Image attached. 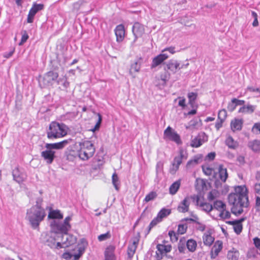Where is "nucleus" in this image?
<instances>
[{
	"mask_svg": "<svg viewBox=\"0 0 260 260\" xmlns=\"http://www.w3.org/2000/svg\"><path fill=\"white\" fill-rule=\"evenodd\" d=\"M235 193L229 195L228 200L230 204L233 205L231 209L232 212L239 215L243 212V207L248 205L247 189L245 186H238L235 188Z\"/></svg>",
	"mask_w": 260,
	"mask_h": 260,
	"instance_id": "f257e3e1",
	"label": "nucleus"
},
{
	"mask_svg": "<svg viewBox=\"0 0 260 260\" xmlns=\"http://www.w3.org/2000/svg\"><path fill=\"white\" fill-rule=\"evenodd\" d=\"M71 220L70 216L67 217L63 222L53 220L51 223V235L46 241V244L51 247L56 246V241H58L62 234L68 232L71 228L69 223Z\"/></svg>",
	"mask_w": 260,
	"mask_h": 260,
	"instance_id": "f03ea898",
	"label": "nucleus"
},
{
	"mask_svg": "<svg viewBox=\"0 0 260 260\" xmlns=\"http://www.w3.org/2000/svg\"><path fill=\"white\" fill-rule=\"evenodd\" d=\"M46 212L44 208L37 206H34L28 209L26 213V218L29 220L34 229L37 228L40 223L43 221L46 216Z\"/></svg>",
	"mask_w": 260,
	"mask_h": 260,
	"instance_id": "7ed1b4c3",
	"label": "nucleus"
},
{
	"mask_svg": "<svg viewBox=\"0 0 260 260\" xmlns=\"http://www.w3.org/2000/svg\"><path fill=\"white\" fill-rule=\"evenodd\" d=\"M68 144V140L55 143H46V150L41 152V156L47 164H51L55 158V151L54 149H61Z\"/></svg>",
	"mask_w": 260,
	"mask_h": 260,
	"instance_id": "20e7f679",
	"label": "nucleus"
},
{
	"mask_svg": "<svg viewBox=\"0 0 260 260\" xmlns=\"http://www.w3.org/2000/svg\"><path fill=\"white\" fill-rule=\"evenodd\" d=\"M68 127L63 123L52 122L47 131V138L50 139H57L67 135Z\"/></svg>",
	"mask_w": 260,
	"mask_h": 260,
	"instance_id": "39448f33",
	"label": "nucleus"
},
{
	"mask_svg": "<svg viewBox=\"0 0 260 260\" xmlns=\"http://www.w3.org/2000/svg\"><path fill=\"white\" fill-rule=\"evenodd\" d=\"M95 151L93 144L89 141H85L80 144V149L78 155L83 160H87L91 157Z\"/></svg>",
	"mask_w": 260,
	"mask_h": 260,
	"instance_id": "423d86ee",
	"label": "nucleus"
},
{
	"mask_svg": "<svg viewBox=\"0 0 260 260\" xmlns=\"http://www.w3.org/2000/svg\"><path fill=\"white\" fill-rule=\"evenodd\" d=\"M164 70L170 72L171 74H175L180 69L187 68L189 63L181 64L180 61L175 59H172L165 63Z\"/></svg>",
	"mask_w": 260,
	"mask_h": 260,
	"instance_id": "0eeeda50",
	"label": "nucleus"
},
{
	"mask_svg": "<svg viewBox=\"0 0 260 260\" xmlns=\"http://www.w3.org/2000/svg\"><path fill=\"white\" fill-rule=\"evenodd\" d=\"M76 242V237L67 232L60 236L58 241H56V246L54 247L57 248H64L74 244Z\"/></svg>",
	"mask_w": 260,
	"mask_h": 260,
	"instance_id": "6e6552de",
	"label": "nucleus"
},
{
	"mask_svg": "<svg viewBox=\"0 0 260 260\" xmlns=\"http://www.w3.org/2000/svg\"><path fill=\"white\" fill-rule=\"evenodd\" d=\"M163 138L166 141H173L177 144L182 143L180 136L170 126L165 130Z\"/></svg>",
	"mask_w": 260,
	"mask_h": 260,
	"instance_id": "1a4fd4ad",
	"label": "nucleus"
},
{
	"mask_svg": "<svg viewBox=\"0 0 260 260\" xmlns=\"http://www.w3.org/2000/svg\"><path fill=\"white\" fill-rule=\"evenodd\" d=\"M184 157L183 150H180L179 151V154L178 156H175L172 162V165L169 171L171 174L174 175L178 170L179 166L182 163V159Z\"/></svg>",
	"mask_w": 260,
	"mask_h": 260,
	"instance_id": "9d476101",
	"label": "nucleus"
},
{
	"mask_svg": "<svg viewBox=\"0 0 260 260\" xmlns=\"http://www.w3.org/2000/svg\"><path fill=\"white\" fill-rule=\"evenodd\" d=\"M84 251L85 247L83 246H78L73 251L64 253L63 254V258L67 259L73 257L75 260H77L83 254Z\"/></svg>",
	"mask_w": 260,
	"mask_h": 260,
	"instance_id": "9b49d317",
	"label": "nucleus"
},
{
	"mask_svg": "<svg viewBox=\"0 0 260 260\" xmlns=\"http://www.w3.org/2000/svg\"><path fill=\"white\" fill-rule=\"evenodd\" d=\"M58 77V74L53 71L46 73L43 77V84L44 86L52 85L53 82L56 81Z\"/></svg>",
	"mask_w": 260,
	"mask_h": 260,
	"instance_id": "f8f14e48",
	"label": "nucleus"
},
{
	"mask_svg": "<svg viewBox=\"0 0 260 260\" xmlns=\"http://www.w3.org/2000/svg\"><path fill=\"white\" fill-rule=\"evenodd\" d=\"M139 240V235H137L131 239L130 244L127 248V255L128 258H132L135 253Z\"/></svg>",
	"mask_w": 260,
	"mask_h": 260,
	"instance_id": "ddd939ff",
	"label": "nucleus"
},
{
	"mask_svg": "<svg viewBox=\"0 0 260 260\" xmlns=\"http://www.w3.org/2000/svg\"><path fill=\"white\" fill-rule=\"evenodd\" d=\"M208 141V136L204 132L199 133L191 140L190 145L192 147L197 148Z\"/></svg>",
	"mask_w": 260,
	"mask_h": 260,
	"instance_id": "4468645a",
	"label": "nucleus"
},
{
	"mask_svg": "<svg viewBox=\"0 0 260 260\" xmlns=\"http://www.w3.org/2000/svg\"><path fill=\"white\" fill-rule=\"evenodd\" d=\"M156 247L157 251L156 254L158 260L163 258L164 256L166 255L167 253L170 252L172 248V246L170 244L165 245L159 244L157 245Z\"/></svg>",
	"mask_w": 260,
	"mask_h": 260,
	"instance_id": "2eb2a0df",
	"label": "nucleus"
},
{
	"mask_svg": "<svg viewBox=\"0 0 260 260\" xmlns=\"http://www.w3.org/2000/svg\"><path fill=\"white\" fill-rule=\"evenodd\" d=\"M13 180L19 184L22 183L27 178L26 174L20 171L18 167L15 168L12 171Z\"/></svg>",
	"mask_w": 260,
	"mask_h": 260,
	"instance_id": "dca6fc26",
	"label": "nucleus"
},
{
	"mask_svg": "<svg viewBox=\"0 0 260 260\" xmlns=\"http://www.w3.org/2000/svg\"><path fill=\"white\" fill-rule=\"evenodd\" d=\"M133 35L135 36L134 42H136L138 38H140L144 34L145 29L142 25L139 22H135L132 28Z\"/></svg>",
	"mask_w": 260,
	"mask_h": 260,
	"instance_id": "f3484780",
	"label": "nucleus"
},
{
	"mask_svg": "<svg viewBox=\"0 0 260 260\" xmlns=\"http://www.w3.org/2000/svg\"><path fill=\"white\" fill-rule=\"evenodd\" d=\"M168 57V55L165 53H161L157 55L154 58H153L152 60V63L151 64V68L153 69L160 65Z\"/></svg>",
	"mask_w": 260,
	"mask_h": 260,
	"instance_id": "a211bd4d",
	"label": "nucleus"
},
{
	"mask_svg": "<svg viewBox=\"0 0 260 260\" xmlns=\"http://www.w3.org/2000/svg\"><path fill=\"white\" fill-rule=\"evenodd\" d=\"M190 203V198L188 197H186L178 205L177 207L178 211L181 213L188 212Z\"/></svg>",
	"mask_w": 260,
	"mask_h": 260,
	"instance_id": "6ab92c4d",
	"label": "nucleus"
},
{
	"mask_svg": "<svg viewBox=\"0 0 260 260\" xmlns=\"http://www.w3.org/2000/svg\"><path fill=\"white\" fill-rule=\"evenodd\" d=\"M222 248V242L221 241H216L211 251V258H215L216 256L218 254L219 252Z\"/></svg>",
	"mask_w": 260,
	"mask_h": 260,
	"instance_id": "aec40b11",
	"label": "nucleus"
},
{
	"mask_svg": "<svg viewBox=\"0 0 260 260\" xmlns=\"http://www.w3.org/2000/svg\"><path fill=\"white\" fill-rule=\"evenodd\" d=\"M115 33L116 36L117 41L118 42L122 41L125 35L124 26L122 24L117 25L115 29Z\"/></svg>",
	"mask_w": 260,
	"mask_h": 260,
	"instance_id": "412c9836",
	"label": "nucleus"
},
{
	"mask_svg": "<svg viewBox=\"0 0 260 260\" xmlns=\"http://www.w3.org/2000/svg\"><path fill=\"white\" fill-rule=\"evenodd\" d=\"M115 247L112 245L108 246L105 251V260H114L115 257L114 255Z\"/></svg>",
	"mask_w": 260,
	"mask_h": 260,
	"instance_id": "4be33fe9",
	"label": "nucleus"
},
{
	"mask_svg": "<svg viewBox=\"0 0 260 260\" xmlns=\"http://www.w3.org/2000/svg\"><path fill=\"white\" fill-rule=\"evenodd\" d=\"M141 59L140 58L137 61L135 62L134 63L132 64L131 66V68L129 69V74L133 76V77H135V76L133 75L134 73H138L139 72L141 66Z\"/></svg>",
	"mask_w": 260,
	"mask_h": 260,
	"instance_id": "5701e85b",
	"label": "nucleus"
},
{
	"mask_svg": "<svg viewBox=\"0 0 260 260\" xmlns=\"http://www.w3.org/2000/svg\"><path fill=\"white\" fill-rule=\"evenodd\" d=\"M218 174L220 180L223 182H225L228 177V174L226 169L222 165H219L218 167Z\"/></svg>",
	"mask_w": 260,
	"mask_h": 260,
	"instance_id": "b1692460",
	"label": "nucleus"
},
{
	"mask_svg": "<svg viewBox=\"0 0 260 260\" xmlns=\"http://www.w3.org/2000/svg\"><path fill=\"white\" fill-rule=\"evenodd\" d=\"M243 220V219L239 220H234L229 221L228 223L234 225V231L237 234H239L242 230V225L241 222Z\"/></svg>",
	"mask_w": 260,
	"mask_h": 260,
	"instance_id": "393cba45",
	"label": "nucleus"
},
{
	"mask_svg": "<svg viewBox=\"0 0 260 260\" xmlns=\"http://www.w3.org/2000/svg\"><path fill=\"white\" fill-rule=\"evenodd\" d=\"M248 147L254 152H259L260 151V141L254 140L250 141L248 144Z\"/></svg>",
	"mask_w": 260,
	"mask_h": 260,
	"instance_id": "a878e982",
	"label": "nucleus"
},
{
	"mask_svg": "<svg viewBox=\"0 0 260 260\" xmlns=\"http://www.w3.org/2000/svg\"><path fill=\"white\" fill-rule=\"evenodd\" d=\"M243 121L242 120L235 119L231 123V129L233 131H240L242 129Z\"/></svg>",
	"mask_w": 260,
	"mask_h": 260,
	"instance_id": "bb28decb",
	"label": "nucleus"
},
{
	"mask_svg": "<svg viewBox=\"0 0 260 260\" xmlns=\"http://www.w3.org/2000/svg\"><path fill=\"white\" fill-rule=\"evenodd\" d=\"M256 106L251 105H247L241 107L239 110V113H252L256 109Z\"/></svg>",
	"mask_w": 260,
	"mask_h": 260,
	"instance_id": "cd10ccee",
	"label": "nucleus"
},
{
	"mask_svg": "<svg viewBox=\"0 0 260 260\" xmlns=\"http://www.w3.org/2000/svg\"><path fill=\"white\" fill-rule=\"evenodd\" d=\"M48 217L50 219H62L63 214L58 210H53L49 212Z\"/></svg>",
	"mask_w": 260,
	"mask_h": 260,
	"instance_id": "c85d7f7f",
	"label": "nucleus"
},
{
	"mask_svg": "<svg viewBox=\"0 0 260 260\" xmlns=\"http://www.w3.org/2000/svg\"><path fill=\"white\" fill-rule=\"evenodd\" d=\"M202 160V158L201 157L198 156H195L193 159L189 160L187 164H186V167L187 168H192L194 167L195 166L197 165L199 163L201 162Z\"/></svg>",
	"mask_w": 260,
	"mask_h": 260,
	"instance_id": "c756f323",
	"label": "nucleus"
},
{
	"mask_svg": "<svg viewBox=\"0 0 260 260\" xmlns=\"http://www.w3.org/2000/svg\"><path fill=\"white\" fill-rule=\"evenodd\" d=\"M226 145L232 149H235L238 147V143L234 141L233 138L231 136H229L225 140Z\"/></svg>",
	"mask_w": 260,
	"mask_h": 260,
	"instance_id": "7c9ffc66",
	"label": "nucleus"
},
{
	"mask_svg": "<svg viewBox=\"0 0 260 260\" xmlns=\"http://www.w3.org/2000/svg\"><path fill=\"white\" fill-rule=\"evenodd\" d=\"M204 244L207 246H210L213 243L214 238L210 234H205L203 236Z\"/></svg>",
	"mask_w": 260,
	"mask_h": 260,
	"instance_id": "2f4dec72",
	"label": "nucleus"
},
{
	"mask_svg": "<svg viewBox=\"0 0 260 260\" xmlns=\"http://www.w3.org/2000/svg\"><path fill=\"white\" fill-rule=\"evenodd\" d=\"M180 186V181L177 180L174 182L170 187L169 191L171 194H175Z\"/></svg>",
	"mask_w": 260,
	"mask_h": 260,
	"instance_id": "473e14b6",
	"label": "nucleus"
},
{
	"mask_svg": "<svg viewBox=\"0 0 260 260\" xmlns=\"http://www.w3.org/2000/svg\"><path fill=\"white\" fill-rule=\"evenodd\" d=\"M239 256V253L238 251L235 249H233L232 250L229 251L228 253V258L229 260H238Z\"/></svg>",
	"mask_w": 260,
	"mask_h": 260,
	"instance_id": "72a5a7b5",
	"label": "nucleus"
},
{
	"mask_svg": "<svg viewBox=\"0 0 260 260\" xmlns=\"http://www.w3.org/2000/svg\"><path fill=\"white\" fill-rule=\"evenodd\" d=\"M171 213V210L166 208L162 209L158 213L157 217L161 221Z\"/></svg>",
	"mask_w": 260,
	"mask_h": 260,
	"instance_id": "f704fd0d",
	"label": "nucleus"
},
{
	"mask_svg": "<svg viewBox=\"0 0 260 260\" xmlns=\"http://www.w3.org/2000/svg\"><path fill=\"white\" fill-rule=\"evenodd\" d=\"M202 210L204 211L209 213L213 209V206L208 203H201L199 205Z\"/></svg>",
	"mask_w": 260,
	"mask_h": 260,
	"instance_id": "c9c22d12",
	"label": "nucleus"
},
{
	"mask_svg": "<svg viewBox=\"0 0 260 260\" xmlns=\"http://www.w3.org/2000/svg\"><path fill=\"white\" fill-rule=\"evenodd\" d=\"M186 245L187 248L190 251L193 252L196 249L197 243L196 241L192 239L188 240L186 242Z\"/></svg>",
	"mask_w": 260,
	"mask_h": 260,
	"instance_id": "e433bc0d",
	"label": "nucleus"
},
{
	"mask_svg": "<svg viewBox=\"0 0 260 260\" xmlns=\"http://www.w3.org/2000/svg\"><path fill=\"white\" fill-rule=\"evenodd\" d=\"M44 5L40 4H34L32 5V7L30 9V11L31 13H33L34 14L36 15V14L39 12V11H41L44 9Z\"/></svg>",
	"mask_w": 260,
	"mask_h": 260,
	"instance_id": "4c0bfd02",
	"label": "nucleus"
},
{
	"mask_svg": "<svg viewBox=\"0 0 260 260\" xmlns=\"http://www.w3.org/2000/svg\"><path fill=\"white\" fill-rule=\"evenodd\" d=\"M198 96V93L196 92H189L187 94V96L189 100V103L193 107V104H194L195 101L197 99Z\"/></svg>",
	"mask_w": 260,
	"mask_h": 260,
	"instance_id": "58836bf2",
	"label": "nucleus"
},
{
	"mask_svg": "<svg viewBox=\"0 0 260 260\" xmlns=\"http://www.w3.org/2000/svg\"><path fill=\"white\" fill-rule=\"evenodd\" d=\"M213 207L216 210L220 211L225 208L226 205L221 201H216L214 202Z\"/></svg>",
	"mask_w": 260,
	"mask_h": 260,
	"instance_id": "ea45409f",
	"label": "nucleus"
},
{
	"mask_svg": "<svg viewBox=\"0 0 260 260\" xmlns=\"http://www.w3.org/2000/svg\"><path fill=\"white\" fill-rule=\"evenodd\" d=\"M157 197V193L155 191H151L147 194L144 200L145 202H148L154 200Z\"/></svg>",
	"mask_w": 260,
	"mask_h": 260,
	"instance_id": "a19ab883",
	"label": "nucleus"
},
{
	"mask_svg": "<svg viewBox=\"0 0 260 260\" xmlns=\"http://www.w3.org/2000/svg\"><path fill=\"white\" fill-rule=\"evenodd\" d=\"M112 183H113L115 188L117 190H118V189H119L118 185L119 184V181L118 177L116 173H114L112 175Z\"/></svg>",
	"mask_w": 260,
	"mask_h": 260,
	"instance_id": "79ce46f5",
	"label": "nucleus"
},
{
	"mask_svg": "<svg viewBox=\"0 0 260 260\" xmlns=\"http://www.w3.org/2000/svg\"><path fill=\"white\" fill-rule=\"evenodd\" d=\"M217 195L218 192L216 190H212L208 194V200L209 201H212L217 198Z\"/></svg>",
	"mask_w": 260,
	"mask_h": 260,
	"instance_id": "37998d69",
	"label": "nucleus"
},
{
	"mask_svg": "<svg viewBox=\"0 0 260 260\" xmlns=\"http://www.w3.org/2000/svg\"><path fill=\"white\" fill-rule=\"evenodd\" d=\"M202 170L204 174L207 176L212 175L213 171V169L208 165L203 166Z\"/></svg>",
	"mask_w": 260,
	"mask_h": 260,
	"instance_id": "c03bdc74",
	"label": "nucleus"
},
{
	"mask_svg": "<svg viewBox=\"0 0 260 260\" xmlns=\"http://www.w3.org/2000/svg\"><path fill=\"white\" fill-rule=\"evenodd\" d=\"M168 234L170 237V239L172 242H175L178 240V233H176L173 231H170L169 232Z\"/></svg>",
	"mask_w": 260,
	"mask_h": 260,
	"instance_id": "a18cd8bd",
	"label": "nucleus"
},
{
	"mask_svg": "<svg viewBox=\"0 0 260 260\" xmlns=\"http://www.w3.org/2000/svg\"><path fill=\"white\" fill-rule=\"evenodd\" d=\"M22 35L20 42L19 43V46L22 45L25 42H26L29 37L26 30L22 32Z\"/></svg>",
	"mask_w": 260,
	"mask_h": 260,
	"instance_id": "49530a36",
	"label": "nucleus"
},
{
	"mask_svg": "<svg viewBox=\"0 0 260 260\" xmlns=\"http://www.w3.org/2000/svg\"><path fill=\"white\" fill-rule=\"evenodd\" d=\"M219 216L223 219H228L230 217V213L225 210V208L220 211Z\"/></svg>",
	"mask_w": 260,
	"mask_h": 260,
	"instance_id": "de8ad7c7",
	"label": "nucleus"
},
{
	"mask_svg": "<svg viewBox=\"0 0 260 260\" xmlns=\"http://www.w3.org/2000/svg\"><path fill=\"white\" fill-rule=\"evenodd\" d=\"M187 228V226L186 224H179L178 228V231H177L178 234H181V235L184 234L186 231Z\"/></svg>",
	"mask_w": 260,
	"mask_h": 260,
	"instance_id": "09e8293b",
	"label": "nucleus"
},
{
	"mask_svg": "<svg viewBox=\"0 0 260 260\" xmlns=\"http://www.w3.org/2000/svg\"><path fill=\"white\" fill-rule=\"evenodd\" d=\"M170 74L171 73L170 72L166 71V72L160 75V80H162L164 83H166V82L170 79Z\"/></svg>",
	"mask_w": 260,
	"mask_h": 260,
	"instance_id": "8fccbe9b",
	"label": "nucleus"
},
{
	"mask_svg": "<svg viewBox=\"0 0 260 260\" xmlns=\"http://www.w3.org/2000/svg\"><path fill=\"white\" fill-rule=\"evenodd\" d=\"M227 113L226 111L224 109L221 110L219 111L218 114V119L224 121L226 117Z\"/></svg>",
	"mask_w": 260,
	"mask_h": 260,
	"instance_id": "3c124183",
	"label": "nucleus"
},
{
	"mask_svg": "<svg viewBox=\"0 0 260 260\" xmlns=\"http://www.w3.org/2000/svg\"><path fill=\"white\" fill-rule=\"evenodd\" d=\"M57 83L58 84H62L65 88H68L70 85L69 82L65 78H59L57 80Z\"/></svg>",
	"mask_w": 260,
	"mask_h": 260,
	"instance_id": "603ef678",
	"label": "nucleus"
},
{
	"mask_svg": "<svg viewBox=\"0 0 260 260\" xmlns=\"http://www.w3.org/2000/svg\"><path fill=\"white\" fill-rule=\"evenodd\" d=\"M178 250L180 252H184L185 250V240H181L178 243Z\"/></svg>",
	"mask_w": 260,
	"mask_h": 260,
	"instance_id": "864d4df0",
	"label": "nucleus"
},
{
	"mask_svg": "<svg viewBox=\"0 0 260 260\" xmlns=\"http://www.w3.org/2000/svg\"><path fill=\"white\" fill-rule=\"evenodd\" d=\"M161 221L157 216L154 218L151 222H150L149 225V231H150L151 228L155 226L158 223Z\"/></svg>",
	"mask_w": 260,
	"mask_h": 260,
	"instance_id": "5fc2aeb1",
	"label": "nucleus"
},
{
	"mask_svg": "<svg viewBox=\"0 0 260 260\" xmlns=\"http://www.w3.org/2000/svg\"><path fill=\"white\" fill-rule=\"evenodd\" d=\"M252 132L253 133H256L257 131L258 132V134H260V122L255 123L251 129Z\"/></svg>",
	"mask_w": 260,
	"mask_h": 260,
	"instance_id": "6e6d98bb",
	"label": "nucleus"
},
{
	"mask_svg": "<svg viewBox=\"0 0 260 260\" xmlns=\"http://www.w3.org/2000/svg\"><path fill=\"white\" fill-rule=\"evenodd\" d=\"M164 164L161 161H158L156 166V174L161 172L163 169Z\"/></svg>",
	"mask_w": 260,
	"mask_h": 260,
	"instance_id": "4d7b16f0",
	"label": "nucleus"
},
{
	"mask_svg": "<svg viewBox=\"0 0 260 260\" xmlns=\"http://www.w3.org/2000/svg\"><path fill=\"white\" fill-rule=\"evenodd\" d=\"M98 116H99L98 121L96 122L94 127L92 129V131H93V132H94L96 130L98 129L99 128L100 126L101 123L102 116H101V115L100 114H98Z\"/></svg>",
	"mask_w": 260,
	"mask_h": 260,
	"instance_id": "13d9d810",
	"label": "nucleus"
},
{
	"mask_svg": "<svg viewBox=\"0 0 260 260\" xmlns=\"http://www.w3.org/2000/svg\"><path fill=\"white\" fill-rule=\"evenodd\" d=\"M109 237H110L109 233H107L104 234L100 235L98 237V239L99 240V241H104Z\"/></svg>",
	"mask_w": 260,
	"mask_h": 260,
	"instance_id": "bf43d9fd",
	"label": "nucleus"
},
{
	"mask_svg": "<svg viewBox=\"0 0 260 260\" xmlns=\"http://www.w3.org/2000/svg\"><path fill=\"white\" fill-rule=\"evenodd\" d=\"M236 107L237 105H236V103H233L231 101V103L228 104V109L229 110V111L232 112L236 109Z\"/></svg>",
	"mask_w": 260,
	"mask_h": 260,
	"instance_id": "052dcab7",
	"label": "nucleus"
},
{
	"mask_svg": "<svg viewBox=\"0 0 260 260\" xmlns=\"http://www.w3.org/2000/svg\"><path fill=\"white\" fill-rule=\"evenodd\" d=\"M35 15V14L31 13V12L29 11L28 14L27 15V22L28 23H32L34 21V18Z\"/></svg>",
	"mask_w": 260,
	"mask_h": 260,
	"instance_id": "680f3d73",
	"label": "nucleus"
},
{
	"mask_svg": "<svg viewBox=\"0 0 260 260\" xmlns=\"http://www.w3.org/2000/svg\"><path fill=\"white\" fill-rule=\"evenodd\" d=\"M232 102L233 103H235L236 105H237H237H243L245 103V101L244 100H238L235 98L233 99L232 100Z\"/></svg>",
	"mask_w": 260,
	"mask_h": 260,
	"instance_id": "e2e57ef3",
	"label": "nucleus"
},
{
	"mask_svg": "<svg viewBox=\"0 0 260 260\" xmlns=\"http://www.w3.org/2000/svg\"><path fill=\"white\" fill-rule=\"evenodd\" d=\"M178 99H179V101L178 102L179 106L182 107V108H184L186 106L185 99L181 97L178 98Z\"/></svg>",
	"mask_w": 260,
	"mask_h": 260,
	"instance_id": "0e129e2a",
	"label": "nucleus"
},
{
	"mask_svg": "<svg viewBox=\"0 0 260 260\" xmlns=\"http://www.w3.org/2000/svg\"><path fill=\"white\" fill-rule=\"evenodd\" d=\"M15 51V49L13 48L11 51H10L9 52H5L4 54H3V56L6 58H9V57H10L11 56H12V55L13 54L14 52Z\"/></svg>",
	"mask_w": 260,
	"mask_h": 260,
	"instance_id": "69168bd1",
	"label": "nucleus"
},
{
	"mask_svg": "<svg viewBox=\"0 0 260 260\" xmlns=\"http://www.w3.org/2000/svg\"><path fill=\"white\" fill-rule=\"evenodd\" d=\"M196 223L199 225L198 227L197 228L198 230L202 232L205 231L206 229V225L205 224H202L199 222H196Z\"/></svg>",
	"mask_w": 260,
	"mask_h": 260,
	"instance_id": "338daca9",
	"label": "nucleus"
},
{
	"mask_svg": "<svg viewBox=\"0 0 260 260\" xmlns=\"http://www.w3.org/2000/svg\"><path fill=\"white\" fill-rule=\"evenodd\" d=\"M254 244L258 248H260V239L257 237H255L253 239Z\"/></svg>",
	"mask_w": 260,
	"mask_h": 260,
	"instance_id": "774afa93",
	"label": "nucleus"
}]
</instances>
